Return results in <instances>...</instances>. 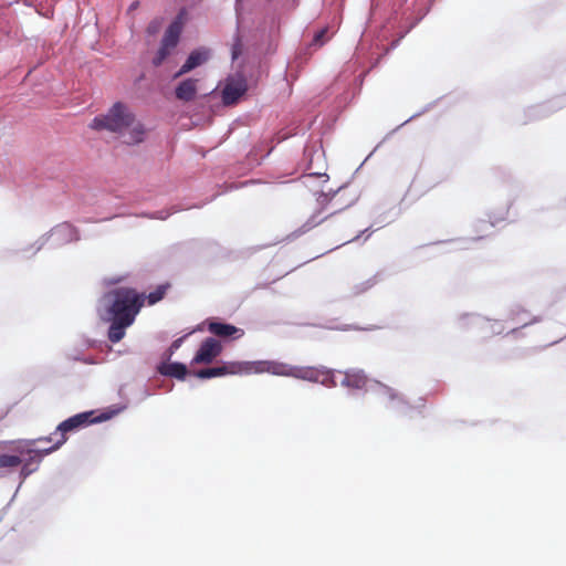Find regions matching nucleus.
I'll return each instance as SVG.
<instances>
[{
	"mask_svg": "<svg viewBox=\"0 0 566 566\" xmlns=\"http://www.w3.org/2000/svg\"><path fill=\"white\" fill-rule=\"evenodd\" d=\"M168 287V284H161L157 286V289L154 292H150L147 295L145 294L148 305H154L161 301L165 297Z\"/></svg>",
	"mask_w": 566,
	"mask_h": 566,
	"instance_id": "14",
	"label": "nucleus"
},
{
	"mask_svg": "<svg viewBox=\"0 0 566 566\" xmlns=\"http://www.w3.org/2000/svg\"><path fill=\"white\" fill-rule=\"evenodd\" d=\"M254 371H269L273 375L293 377L317 384V380L325 379L319 368L308 366H293L280 363H259L256 366L250 364Z\"/></svg>",
	"mask_w": 566,
	"mask_h": 566,
	"instance_id": "4",
	"label": "nucleus"
},
{
	"mask_svg": "<svg viewBox=\"0 0 566 566\" xmlns=\"http://www.w3.org/2000/svg\"><path fill=\"white\" fill-rule=\"evenodd\" d=\"M181 34V25L179 22H172L163 36L160 46L153 59V64L155 66L161 65L165 60L171 54V52L176 49L179 38Z\"/></svg>",
	"mask_w": 566,
	"mask_h": 566,
	"instance_id": "7",
	"label": "nucleus"
},
{
	"mask_svg": "<svg viewBox=\"0 0 566 566\" xmlns=\"http://www.w3.org/2000/svg\"><path fill=\"white\" fill-rule=\"evenodd\" d=\"M321 373L325 374V379L317 380V384H321L325 387H336L343 386L349 389H361L364 387H373V381L367 378L363 370H329L325 368H319Z\"/></svg>",
	"mask_w": 566,
	"mask_h": 566,
	"instance_id": "5",
	"label": "nucleus"
},
{
	"mask_svg": "<svg viewBox=\"0 0 566 566\" xmlns=\"http://www.w3.org/2000/svg\"><path fill=\"white\" fill-rule=\"evenodd\" d=\"M198 80L186 78L181 81L175 90L176 97L182 102H191L198 92Z\"/></svg>",
	"mask_w": 566,
	"mask_h": 566,
	"instance_id": "12",
	"label": "nucleus"
},
{
	"mask_svg": "<svg viewBox=\"0 0 566 566\" xmlns=\"http://www.w3.org/2000/svg\"><path fill=\"white\" fill-rule=\"evenodd\" d=\"M327 33V29H322L319 30L318 32L315 33L314 35V39H313V44L314 45H318V46H322L325 42L324 38Z\"/></svg>",
	"mask_w": 566,
	"mask_h": 566,
	"instance_id": "17",
	"label": "nucleus"
},
{
	"mask_svg": "<svg viewBox=\"0 0 566 566\" xmlns=\"http://www.w3.org/2000/svg\"><path fill=\"white\" fill-rule=\"evenodd\" d=\"M247 92L244 80H230L222 90V103L227 106L233 105Z\"/></svg>",
	"mask_w": 566,
	"mask_h": 566,
	"instance_id": "9",
	"label": "nucleus"
},
{
	"mask_svg": "<svg viewBox=\"0 0 566 566\" xmlns=\"http://www.w3.org/2000/svg\"><path fill=\"white\" fill-rule=\"evenodd\" d=\"M208 331L221 338H239L243 336L244 332L234 325L219 322H209Z\"/></svg>",
	"mask_w": 566,
	"mask_h": 566,
	"instance_id": "11",
	"label": "nucleus"
},
{
	"mask_svg": "<svg viewBox=\"0 0 566 566\" xmlns=\"http://www.w3.org/2000/svg\"><path fill=\"white\" fill-rule=\"evenodd\" d=\"M22 460L18 455L0 454V469L17 468L21 464Z\"/></svg>",
	"mask_w": 566,
	"mask_h": 566,
	"instance_id": "16",
	"label": "nucleus"
},
{
	"mask_svg": "<svg viewBox=\"0 0 566 566\" xmlns=\"http://www.w3.org/2000/svg\"><path fill=\"white\" fill-rule=\"evenodd\" d=\"M251 371L252 367L249 363L227 361L214 367H207L193 371V376L201 379H209L227 375L250 374Z\"/></svg>",
	"mask_w": 566,
	"mask_h": 566,
	"instance_id": "6",
	"label": "nucleus"
},
{
	"mask_svg": "<svg viewBox=\"0 0 566 566\" xmlns=\"http://www.w3.org/2000/svg\"><path fill=\"white\" fill-rule=\"evenodd\" d=\"M127 407L126 402H120L117 405H114L112 407H108L105 411L101 413H96V411H85L77 413L64 421H62L54 432V436H60V438L55 441V443L51 447L45 449V453H50L56 449H59L65 441H66V433L75 430L77 428L91 424V423H97L102 421H106L112 419L113 417L117 416L119 412L125 410Z\"/></svg>",
	"mask_w": 566,
	"mask_h": 566,
	"instance_id": "3",
	"label": "nucleus"
},
{
	"mask_svg": "<svg viewBox=\"0 0 566 566\" xmlns=\"http://www.w3.org/2000/svg\"><path fill=\"white\" fill-rule=\"evenodd\" d=\"M39 441H48V442H52L53 439L52 437H46V438H40Z\"/></svg>",
	"mask_w": 566,
	"mask_h": 566,
	"instance_id": "20",
	"label": "nucleus"
},
{
	"mask_svg": "<svg viewBox=\"0 0 566 566\" xmlns=\"http://www.w3.org/2000/svg\"><path fill=\"white\" fill-rule=\"evenodd\" d=\"M324 219H325V218H318V216L314 214V216L310 219L308 224H310L311 227H315V226L319 224Z\"/></svg>",
	"mask_w": 566,
	"mask_h": 566,
	"instance_id": "18",
	"label": "nucleus"
},
{
	"mask_svg": "<svg viewBox=\"0 0 566 566\" xmlns=\"http://www.w3.org/2000/svg\"><path fill=\"white\" fill-rule=\"evenodd\" d=\"M327 200H328V198H327L326 195H321L319 198H318V201L322 202V203L327 201Z\"/></svg>",
	"mask_w": 566,
	"mask_h": 566,
	"instance_id": "19",
	"label": "nucleus"
},
{
	"mask_svg": "<svg viewBox=\"0 0 566 566\" xmlns=\"http://www.w3.org/2000/svg\"><path fill=\"white\" fill-rule=\"evenodd\" d=\"M91 127L96 130L106 129L119 134L127 145H136L144 140L145 128L135 119L134 114L120 102L115 103L107 114L96 116Z\"/></svg>",
	"mask_w": 566,
	"mask_h": 566,
	"instance_id": "2",
	"label": "nucleus"
},
{
	"mask_svg": "<svg viewBox=\"0 0 566 566\" xmlns=\"http://www.w3.org/2000/svg\"><path fill=\"white\" fill-rule=\"evenodd\" d=\"M221 352V343L213 337H208L201 343L192 359V363L210 364L217 356L220 355Z\"/></svg>",
	"mask_w": 566,
	"mask_h": 566,
	"instance_id": "8",
	"label": "nucleus"
},
{
	"mask_svg": "<svg viewBox=\"0 0 566 566\" xmlns=\"http://www.w3.org/2000/svg\"><path fill=\"white\" fill-rule=\"evenodd\" d=\"M138 6V2H134L132 6H130V9H136Z\"/></svg>",
	"mask_w": 566,
	"mask_h": 566,
	"instance_id": "22",
	"label": "nucleus"
},
{
	"mask_svg": "<svg viewBox=\"0 0 566 566\" xmlns=\"http://www.w3.org/2000/svg\"><path fill=\"white\" fill-rule=\"evenodd\" d=\"M76 234V229L72 226V224H69V223H63L59 227H56L51 235L52 237H70L71 239Z\"/></svg>",
	"mask_w": 566,
	"mask_h": 566,
	"instance_id": "15",
	"label": "nucleus"
},
{
	"mask_svg": "<svg viewBox=\"0 0 566 566\" xmlns=\"http://www.w3.org/2000/svg\"><path fill=\"white\" fill-rule=\"evenodd\" d=\"M159 373L164 376L177 379H185L187 375L192 374L190 370H188L187 366L181 363L163 364L159 367Z\"/></svg>",
	"mask_w": 566,
	"mask_h": 566,
	"instance_id": "13",
	"label": "nucleus"
},
{
	"mask_svg": "<svg viewBox=\"0 0 566 566\" xmlns=\"http://www.w3.org/2000/svg\"><path fill=\"white\" fill-rule=\"evenodd\" d=\"M210 57V51L207 49H198L192 51L179 71L175 74V78L182 76L186 73H189L193 69L206 63Z\"/></svg>",
	"mask_w": 566,
	"mask_h": 566,
	"instance_id": "10",
	"label": "nucleus"
},
{
	"mask_svg": "<svg viewBox=\"0 0 566 566\" xmlns=\"http://www.w3.org/2000/svg\"><path fill=\"white\" fill-rule=\"evenodd\" d=\"M145 302V293L127 286L113 289L103 295L101 318L109 323V342L115 344L125 337L126 329L134 324Z\"/></svg>",
	"mask_w": 566,
	"mask_h": 566,
	"instance_id": "1",
	"label": "nucleus"
},
{
	"mask_svg": "<svg viewBox=\"0 0 566 566\" xmlns=\"http://www.w3.org/2000/svg\"><path fill=\"white\" fill-rule=\"evenodd\" d=\"M22 474H24V475H28V474H29V471H27V468H25V467H23V468H22Z\"/></svg>",
	"mask_w": 566,
	"mask_h": 566,
	"instance_id": "21",
	"label": "nucleus"
}]
</instances>
